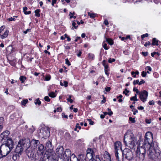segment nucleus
I'll return each mask as SVG.
<instances>
[{
    "mask_svg": "<svg viewBox=\"0 0 161 161\" xmlns=\"http://www.w3.org/2000/svg\"><path fill=\"white\" fill-rule=\"evenodd\" d=\"M159 42V41L157 40L155 38H154L153 39V42L152 43V45H156V46H158V43Z\"/></svg>",
    "mask_w": 161,
    "mask_h": 161,
    "instance_id": "24",
    "label": "nucleus"
},
{
    "mask_svg": "<svg viewBox=\"0 0 161 161\" xmlns=\"http://www.w3.org/2000/svg\"><path fill=\"white\" fill-rule=\"evenodd\" d=\"M141 75L143 77H145L147 75V73L144 71H143L142 72Z\"/></svg>",
    "mask_w": 161,
    "mask_h": 161,
    "instance_id": "47",
    "label": "nucleus"
},
{
    "mask_svg": "<svg viewBox=\"0 0 161 161\" xmlns=\"http://www.w3.org/2000/svg\"><path fill=\"white\" fill-rule=\"evenodd\" d=\"M46 147L48 149H49L50 150H52L53 148L52 146V143L50 141H48L46 143Z\"/></svg>",
    "mask_w": 161,
    "mask_h": 161,
    "instance_id": "23",
    "label": "nucleus"
},
{
    "mask_svg": "<svg viewBox=\"0 0 161 161\" xmlns=\"http://www.w3.org/2000/svg\"><path fill=\"white\" fill-rule=\"evenodd\" d=\"M115 60L114 58L112 59L111 58H110L108 59V62L109 63H111L113 62H114L115 61Z\"/></svg>",
    "mask_w": 161,
    "mask_h": 161,
    "instance_id": "46",
    "label": "nucleus"
},
{
    "mask_svg": "<svg viewBox=\"0 0 161 161\" xmlns=\"http://www.w3.org/2000/svg\"><path fill=\"white\" fill-rule=\"evenodd\" d=\"M129 91L126 88L125 89V91L123 92V93L125 94L126 96H128L127 93H129Z\"/></svg>",
    "mask_w": 161,
    "mask_h": 161,
    "instance_id": "38",
    "label": "nucleus"
},
{
    "mask_svg": "<svg viewBox=\"0 0 161 161\" xmlns=\"http://www.w3.org/2000/svg\"><path fill=\"white\" fill-rule=\"evenodd\" d=\"M64 86L65 87H67L68 86V82L66 81H64Z\"/></svg>",
    "mask_w": 161,
    "mask_h": 161,
    "instance_id": "61",
    "label": "nucleus"
},
{
    "mask_svg": "<svg viewBox=\"0 0 161 161\" xmlns=\"http://www.w3.org/2000/svg\"><path fill=\"white\" fill-rule=\"evenodd\" d=\"M88 122H89V124L91 125H93L94 124V122L92 121L91 119H88Z\"/></svg>",
    "mask_w": 161,
    "mask_h": 161,
    "instance_id": "42",
    "label": "nucleus"
},
{
    "mask_svg": "<svg viewBox=\"0 0 161 161\" xmlns=\"http://www.w3.org/2000/svg\"><path fill=\"white\" fill-rule=\"evenodd\" d=\"M103 99L101 101L102 103H105L106 101V98L104 97V96L103 95Z\"/></svg>",
    "mask_w": 161,
    "mask_h": 161,
    "instance_id": "54",
    "label": "nucleus"
},
{
    "mask_svg": "<svg viewBox=\"0 0 161 161\" xmlns=\"http://www.w3.org/2000/svg\"><path fill=\"white\" fill-rule=\"evenodd\" d=\"M45 150L44 146L42 144H40L38 147L37 151L36 152L38 155V156L42 155L43 152Z\"/></svg>",
    "mask_w": 161,
    "mask_h": 161,
    "instance_id": "18",
    "label": "nucleus"
},
{
    "mask_svg": "<svg viewBox=\"0 0 161 161\" xmlns=\"http://www.w3.org/2000/svg\"><path fill=\"white\" fill-rule=\"evenodd\" d=\"M133 91L134 92H135L136 94H139L140 92H139L138 90L135 87H134L133 89Z\"/></svg>",
    "mask_w": 161,
    "mask_h": 161,
    "instance_id": "40",
    "label": "nucleus"
},
{
    "mask_svg": "<svg viewBox=\"0 0 161 161\" xmlns=\"http://www.w3.org/2000/svg\"><path fill=\"white\" fill-rule=\"evenodd\" d=\"M40 11V10L39 9H36L35 11V16L37 17H39L40 16V14L39 13Z\"/></svg>",
    "mask_w": 161,
    "mask_h": 161,
    "instance_id": "26",
    "label": "nucleus"
},
{
    "mask_svg": "<svg viewBox=\"0 0 161 161\" xmlns=\"http://www.w3.org/2000/svg\"><path fill=\"white\" fill-rule=\"evenodd\" d=\"M29 147L26 148V154L29 158L32 160L35 161L39 158L38 155L36 153H35L33 150Z\"/></svg>",
    "mask_w": 161,
    "mask_h": 161,
    "instance_id": "6",
    "label": "nucleus"
},
{
    "mask_svg": "<svg viewBox=\"0 0 161 161\" xmlns=\"http://www.w3.org/2000/svg\"><path fill=\"white\" fill-rule=\"evenodd\" d=\"M71 154V151L69 149H66L63 155L62 158H64V161H71V159H69Z\"/></svg>",
    "mask_w": 161,
    "mask_h": 161,
    "instance_id": "12",
    "label": "nucleus"
},
{
    "mask_svg": "<svg viewBox=\"0 0 161 161\" xmlns=\"http://www.w3.org/2000/svg\"><path fill=\"white\" fill-rule=\"evenodd\" d=\"M30 141L26 142L25 141L20 140L17 145L15 150V152L21 155L22 152L24 149H26L30 146Z\"/></svg>",
    "mask_w": 161,
    "mask_h": 161,
    "instance_id": "3",
    "label": "nucleus"
},
{
    "mask_svg": "<svg viewBox=\"0 0 161 161\" xmlns=\"http://www.w3.org/2000/svg\"><path fill=\"white\" fill-rule=\"evenodd\" d=\"M44 99L46 101L49 102L50 101V99L48 96H45L44 98Z\"/></svg>",
    "mask_w": 161,
    "mask_h": 161,
    "instance_id": "37",
    "label": "nucleus"
},
{
    "mask_svg": "<svg viewBox=\"0 0 161 161\" xmlns=\"http://www.w3.org/2000/svg\"><path fill=\"white\" fill-rule=\"evenodd\" d=\"M148 34L147 33H146L142 35L141 38L142 40L144 39V37H147Z\"/></svg>",
    "mask_w": 161,
    "mask_h": 161,
    "instance_id": "45",
    "label": "nucleus"
},
{
    "mask_svg": "<svg viewBox=\"0 0 161 161\" xmlns=\"http://www.w3.org/2000/svg\"><path fill=\"white\" fill-rule=\"evenodd\" d=\"M139 95L140 100L142 102H144L147 101L148 95V93L147 91L144 90L140 92Z\"/></svg>",
    "mask_w": 161,
    "mask_h": 161,
    "instance_id": "13",
    "label": "nucleus"
},
{
    "mask_svg": "<svg viewBox=\"0 0 161 161\" xmlns=\"http://www.w3.org/2000/svg\"><path fill=\"white\" fill-rule=\"evenodd\" d=\"M88 15L90 16L91 18H93L95 16V15L94 14L91 13H88Z\"/></svg>",
    "mask_w": 161,
    "mask_h": 161,
    "instance_id": "35",
    "label": "nucleus"
},
{
    "mask_svg": "<svg viewBox=\"0 0 161 161\" xmlns=\"http://www.w3.org/2000/svg\"><path fill=\"white\" fill-rule=\"evenodd\" d=\"M26 79V77L24 76H21L19 78V80L21 81L22 83H24Z\"/></svg>",
    "mask_w": 161,
    "mask_h": 161,
    "instance_id": "28",
    "label": "nucleus"
},
{
    "mask_svg": "<svg viewBox=\"0 0 161 161\" xmlns=\"http://www.w3.org/2000/svg\"><path fill=\"white\" fill-rule=\"evenodd\" d=\"M131 74L132 75H133L134 74L138 75L139 74V72L138 71H136L135 72H134V71H132L131 72Z\"/></svg>",
    "mask_w": 161,
    "mask_h": 161,
    "instance_id": "51",
    "label": "nucleus"
},
{
    "mask_svg": "<svg viewBox=\"0 0 161 161\" xmlns=\"http://www.w3.org/2000/svg\"><path fill=\"white\" fill-rule=\"evenodd\" d=\"M19 155H20L19 154L16 153L15 154L13 155L12 157V159L14 161L16 160L18 158H19Z\"/></svg>",
    "mask_w": 161,
    "mask_h": 161,
    "instance_id": "25",
    "label": "nucleus"
},
{
    "mask_svg": "<svg viewBox=\"0 0 161 161\" xmlns=\"http://www.w3.org/2000/svg\"><path fill=\"white\" fill-rule=\"evenodd\" d=\"M42 159L43 161H57L56 155L53 152H46Z\"/></svg>",
    "mask_w": 161,
    "mask_h": 161,
    "instance_id": "5",
    "label": "nucleus"
},
{
    "mask_svg": "<svg viewBox=\"0 0 161 161\" xmlns=\"http://www.w3.org/2000/svg\"><path fill=\"white\" fill-rule=\"evenodd\" d=\"M148 146H149V147H152V149H156L157 151V153H159L160 155L161 154L160 152L161 151L159 152V147H158V144L155 141H154L153 142H152L151 144L148 145Z\"/></svg>",
    "mask_w": 161,
    "mask_h": 161,
    "instance_id": "17",
    "label": "nucleus"
},
{
    "mask_svg": "<svg viewBox=\"0 0 161 161\" xmlns=\"http://www.w3.org/2000/svg\"><path fill=\"white\" fill-rule=\"evenodd\" d=\"M145 69H147L148 71H151L152 69L151 68L150 66H147Z\"/></svg>",
    "mask_w": 161,
    "mask_h": 161,
    "instance_id": "59",
    "label": "nucleus"
},
{
    "mask_svg": "<svg viewBox=\"0 0 161 161\" xmlns=\"http://www.w3.org/2000/svg\"><path fill=\"white\" fill-rule=\"evenodd\" d=\"M51 79V76L50 75L46 76L45 77V80L46 81H48Z\"/></svg>",
    "mask_w": 161,
    "mask_h": 161,
    "instance_id": "41",
    "label": "nucleus"
},
{
    "mask_svg": "<svg viewBox=\"0 0 161 161\" xmlns=\"http://www.w3.org/2000/svg\"><path fill=\"white\" fill-rule=\"evenodd\" d=\"M136 155L140 161H143L146 154V149L145 146L138 147L136 151Z\"/></svg>",
    "mask_w": 161,
    "mask_h": 161,
    "instance_id": "4",
    "label": "nucleus"
},
{
    "mask_svg": "<svg viewBox=\"0 0 161 161\" xmlns=\"http://www.w3.org/2000/svg\"><path fill=\"white\" fill-rule=\"evenodd\" d=\"M123 156L129 161L131 160L133 158L132 152L129 149L125 148L122 152Z\"/></svg>",
    "mask_w": 161,
    "mask_h": 161,
    "instance_id": "7",
    "label": "nucleus"
},
{
    "mask_svg": "<svg viewBox=\"0 0 161 161\" xmlns=\"http://www.w3.org/2000/svg\"><path fill=\"white\" fill-rule=\"evenodd\" d=\"M72 95H69V97L67 99V100L68 102H69L70 103H71L73 102V100L71 99Z\"/></svg>",
    "mask_w": 161,
    "mask_h": 161,
    "instance_id": "30",
    "label": "nucleus"
},
{
    "mask_svg": "<svg viewBox=\"0 0 161 161\" xmlns=\"http://www.w3.org/2000/svg\"><path fill=\"white\" fill-rule=\"evenodd\" d=\"M155 153H157V150L152 149V147H149L147 151L148 155L150 158H154Z\"/></svg>",
    "mask_w": 161,
    "mask_h": 161,
    "instance_id": "14",
    "label": "nucleus"
},
{
    "mask_svg": "<svg viewBox=\"0 0 161 161\" xmlns=\"http://www.w3.org/2000/svg\"><path fill=\"white\" fill-rule=\"evenodd\" d=\"M103 47L105 50H108L109 47H108L107 46V44H104L103 45Z\"/></svg>",
    "mask_w": 161,
    "mask_h": 161,
    "instance_id": "52",
    "label": "nucleus"
},
{
    "mask_svg": "<svg viewBox=\"0 0 161 161\" xmlns=\"http://www.w3.org/2000/svg\"><path fill=\"white\" fill-rule=\"evenodd\" d=\"M4 121V119L2 117H0V125L3 123Z\"/></svg>",
    "mask_w": 161,
    "mask_h": 161,
    "instance_id": "60",
    "label": "nucleus"
},
{
    "mask_svg": "<svg viewBox=\"0 0 161 161\" xmlns=\"http://www.w3.org/2000/svg\"><path fill=\"white\" fill-rule=\"evenodd\" d=\"M104 24L105 25H108V20L106 19H105L104 21Z\"/></svg>",
    "mask_w": 161,
    "mask_h": 161,
    "instance_id": "64",
    "label": "nucleus"
},
{
    "mask_svg": "<svg viewBox=\"0 0 161 161\" xmlns=\"http://www.w3.org/2000/svg\"><path fill=\"white\" fill-rule=\"evenodd\" d=\"M111 88L109 87H106L105 88V90L107 92H109Z\"/></svg>",
    "mask_w": 161,
    "mask_h": 161,
    "instance_id": "49",
    "label": "nucleus"
},
{
    "mask_svg": "<svg viewBox=\"0 0 161 161\" xmlns=\"http://www.w3.org/2000/svg\"><path fill=\"white\" fill-rule=\"evenodd\" d=\"M86 158L89 160V161H94L93 158L94 152L91 148H88L86 151Z\"/></svg>",
    "mask_w": 161,
    "mask_h": 161,
    "instance_id": "11",
    "label": "nucleus"
},
{
    "mask_svg": "<svg viewBox=\"0 0 161 161\" xmlns=\"http://www.w3.org/2000/svg\"><path fill=\"white\" fill-rule=\"evenodd\" d=\"M149 104L150 105H154V102L153 100H152L149 102Z\"/></svg>",
    "mask_w": 161,
    "mask_h": 161,
    "instance_id": "62",
    "label": "nucleus"
},
{
    "mask_svg": "<svg viewBox=\"0 0 161 161\" xmlns=\"http://www.w3.org/2000/svg\"><path fill=\"white\" fill-rule=\"evenodd\" d=\"M151 44L150 42L148 41L146 42L144 45L145 47H147L148 45H150Z\"/></svg>",
    "mask_w": 161,
    "mask_h": 161,
    "instance_id": "53",
    "label": "nucleus"
},
{
    "mask_svg": "<svg viewBox=\"0 0 161 161\" xmlns=\"http://www.w3.org/2000/svg\"><path fill=\"white\" fill-rule=\"evenodd\" d=\"M64 150V148L62 146H58L56 149V153L55 154H56L58 156L61 158H63Z\"/></svg>",
    "mask_w": 161,
    "mask_h": 161,
    "instance_id": "15",
    "label": "nucleus"
},
{
    "mask_svg": "<svg viewBox=\"0 0 161 161\" xmlns=\"http://www.w3.org/2000/svg\"><path fill=\"white\" fill-rule=\"evenodd\" d=\"M139 80H134L133 82V84L134 85H135L136 84H138L139 85Z\"/></svg>",
    "mask_w": 161,
    "mask_h": 161,
    "instance_id": "48",
    "label": "nucleus"
},
{
    "mask_svg": "<svg viewBox=\"0 0 161 161\" xmlns=\"http://www.w3.org/2000/svg\"><path fill=\"white\" fill-rule=\"evenodd\" d=\"M50 128L48 127L41 129L40 130L39 136L43 138L49 137L50 135Z\"/></svg>",
    "mask_w": 161,
    "mask_h": 161,
    "instance_id": "9",
    "label": "nucleus"
},
{
    "mask_svg": "<svg viewBox=\"0 0 161 161\" xmlns=\"http://www.w3.org/2000/svg\"><path fill=\"white\" fill-rule=\"evenodd\" d=\"M28 100L27 99L23 100L21 101V104L22 105L25 106V104L27 103Z\"/></svg>",
    "mask_w": 161,
    "mask_h": 161,
    "instance_id": "33",
    "label": "nucleus"
},
{
    "mask_svg": "<svg viewBox=\"0 0 161 161\" xmlns=\"http://www.w3.org/2000/svg\"><path fill=\"white\" fill-rule=\"evenodd\" d=\"M10 133L8 130H5L3 131L0 135V139L2 141L3 140H5L8 138V136Z\"/></svg>",
    "mask_w": 161,
    "mask_h": 161,
    "instance_id": "16",
    "label": "nucleus"
},
{
    "mask_svg": "<svg viewBox=\"0 0 161 161\" xmlns=\"http://www.w3.org/2000/svg\"><path fill=\"white\" fill-rule=\"evenodd\" d=\"M14 142L9 138L4 142L0 146V158L7 156L14 148Z\"/></svg>",
    "mask_w": 161,
    "mask_h": 161,
    "instance_id": "1",
    "label": "nucleus"
},
{
    "mask_svg": "<svg viewBox=\"0 0 161 161\" xmlns=\"http://www.w3.org/2000/svg\"><path fill=\"white\" fill-rule=\"evenodd\" d=\"M77 161H86L85 156L83 154L79 155L78 157L77 158Z\"/></svg>",
    "mask_w": 161,
    "mask_h": 161,
    "instance_id": "21",
    "label": "nucleus"
},
{
    "mask_svg": "<svg viewBox=\"0 0 161 161\" xmlns=\"http://www.w3.org/2000/svg\"><path fill=\"white\" fill-rule=\"evenodd\" d=\"M129 120L132 123H135L136 122L134 118H132L131 117H129Z\"/></svg>",
    "mask_w": 161,
    "mask_h": 161,
    "instance_id": "43",
    "label": "nucleus"
},
{
    "mask_svg": "<svg viewBox=\"0 0 161 161\" xmlns=\"http://www.w3.org/2000/svg\"><path fill=\"white\" fill-rule=\"evenodd\" d=\"M145 83V81L142 79H141L140 82H139V85H141Z\"/></svg>",
    "mask_w": 161,
    "mask_h": 161,
    "instance_id": "56",
    "label": "nucleus"
},
{
    "mask_svg": "<svg viewBox=\"0 0 161 161\" xmlns=\"http://www.w3.org/2000/svg\"><path fill=\"white\" fill-rule=\"evenodd\" d=\"M48 95L51 97H56V95L54 92H51L48 93Z\"/></svg>",
    "mask_w": 161,
    "mask_h": 161,
    "instance_id": "29",
    "label": "nucleus"
},
{
    "mask_svg": "<svg viewBox=\"0 0 161 161\" xmlns=\"http://www.w3.org/2000/svg\"><path fill=\"white\" fill-rule=\"evenodd\" d=\"M108 114L110 116H111L113 114V112L111 111V109L109 108H108Z\"/></svg>",
    "mask_w": 161,
    "mask_h": 161,
    "instance_id": "36",
    "label": "nucleus"
},
{
    "mask_svg": "<svg viewBox=\"0 0 161 161\" xmlns=\"http://www.w3.org/2000/svg\"><path fill=\"white\" fill-rule=\"evenodd\" d=\"M35 103L36 105L38 104L39 105H41V102L39 100V98H38L36 100L35 102Z\"/></svg>",
    "mask_w": 161,
    "mask_h": 161,
    "instance_id": "31",
    "label": "nucleus"
},
{
    "mask_svg": "<svg viewBox=\"0 0 161 161\" xmlns=\"http://www.w3.org/2000/svg\"><path fill=\"white\" fill-rule=\"evenodd\" d=\"M56 111L58 112H61L62 111V108L61 107L58 108L56 109Z\"/></svg>",
    "mask_w": 161,
    "mask_h": 161,
    "instance_id": "55",
    "label": "nucleus"
},
{
    "mask_svg": "<svg viewBox=\"0 0 161 161\" xmlns=\"http://www.w3.org/2000/svg\"><path fill=\"white\" fill-rule=\"evenodd\" d=\"M94 57L93 54L90 53L88 54V58L90 59L93 60Z\"/></svg>",
    "mask_w": 161,
    "mask_h": 161,
    "instance_id": "32",
    "label": "nucleus"
},
{
    "mask_svg": "<svg viewBox=\"0 0 161 161\" xmlns=\"http://www.w3.org/2000/svg\"><path fill=\"white\" fill-rule=\"evenodd\" d=\"M76 25V24L75 22H73L72 23V25L73 26V27H72V28H71V29H74L73 27H74L75 29H76L78 27V26L77 25Z\"/></svg>",
    "mask_w": 161,
    "mask_h": 161,
    "instance_id": "34",
    "label": "nucleus"
},
{
    "mask_svg": "<svg viewBox=\"0 0 161 161\" xmlns=\"http://www.w3.org/2000/svg\"><path fill=\"white\" fill-rule=\"evenodd\" d=\"M114 153L116 159L119 160L118 151L121 148V143L119 141H117L114 143Z\"/></svg>",
    "mask_w": 161,
    "mask_h": 161,
    "instance_id": "10",
    "label": "nucleus"
},
{
    "mask_svg": "<svg viewBox=\"0 0 161 161\" xmlns=\"http://www.w3.org/2000/svg\"><path fill=\"white\" fill-rule=\"evenodd\" d=\"M9 63L11 65L13 66L15 65V63L13 61H10L9 62Z\"/></svg>",
    "mask_w": 161,
    "mask_h": 161,
    "instance_id": "63",
    "label": "nucleus"
},
{
    "mask_svg": "<svg viewBox=\"0 0 161 161\" xmlns=\"http://www.w3.org/2000/svg\"><path fill=\"white\" fill-rule=\"evenodd\" d=\"M15 20V19L14 18L11 17L10 18L8 19V20L9 21H14Z\"/></svg>",
    "mask_w": 161,
    "mask_h": 161,
    "instance_id": "50",
    "label": "nucleus"
},
{
    "mask_svg": "<svg viewBox=\"0 0 161 161\" xmlns=\"http://www.w3.org/2000/svg\"><path fill=\"white\" fill-rule=\"evenodd\" d=\"M142 54L144 56H146L148 55V53L147 52H142Z\"/></svg>",
    "mask_w": 161,
    "mask_h": 161,
    "instance_id": "58",
    "label": "nucleus"
},
{
    "mask_svg": "<svg viewBox=\"0 0 161 161\" xmlns=\"http://www.w3.org/2000/svg\"><path fill=\"white\" fill-rule=\"evenodd\" d=\"M102 64L104 66L105 73L106 75L107 76H108L109 74V73L108 72L109 71V69L108 68V66L107 64V63H106L105 60H104L103 61Z\"/></svg>",
    "mask_w": 161,
    "mask_h": 161,
    "instance_id": "19",
    "label": "nucleus"
},
{
    "mask_svg": "<svg viewBox=\"0 0 161 161\" xmlns=\"http://www.w3.org/2000/svg\"><path fill=\"white\" fill-rule=\"evenodd\" d=\"M104 38L106 40V41L108 42L109 44L110 45H112L114 44V42L113 40L110 38H107L106 37V34H105L104 36Z\"/></svg>",
    "mask_w": 161,
    "mask_h": 161,
    "instance_id": "20",
    "label": "nucleus"
},
{
    "mask_svg": "<svg viewBox=\"0 0 161 161\" xmlns=\"http://www.w3.org/2000/svg\"><path fill=\"white\" fill-rule=\"evenodd\" d=\"M31 143L37 146L38 144H39V141L37 140H32L31 141Z\"/></svg>",
    "mask_w": 161,
    "mask_h": 161,
    "instance_id": "27",
    "label": "nucleus"
},
{
    "mask_svg": "<svg viewBox=\"0 0 161 161\" xmlns=\"http://www.w3.org/2000/svg\"><path fill=\"white\" fill-rule=\"evenodd\" d=\"M153 140V135L152 132H147L145 136L144 140V144L143 146L147 145L148 146L151 144Z\"/></svg>",
    "mask_w": 161,
    "mask_h": 161,
    "instance_id": "8",
    "label": "nucleus"
},
{
    "mask_svg": "<svg viewBox=\"0 0 161 161\" xmlns=\"http://www.w3.org/2000/svg\"><path fill=\"white\" fill-rule=\"evenodd\" d=\"M130 100L131 101H138L137 98L135 97L134 96L131 97L130 98Z\"/></svg>",
    "mask_w": 161,
    "mask_h": 161,
    "instance_id": "39",
    "label": "nucleus"
},
{
    "mask_svg": "<svg viewBox=\"0 0 161 161\" xmlns=\"http://www.w3.org/2000/svg\"><path fill=\"white\" fill-rule=\"evenodd\" d=\"M31 32V29H28L26 31H24L23 33L25 34H26L28 32Z\"/></svg>",
    "mask_w": 161,
    "mask_h": 161,
    "instance_id": "57",
    "label": "nucleus"
},
{
    "mask_svg": "<svg viewBox=\"0 0 161 161\" xmlns=\"http://www.w3.org/2000/svg\"><path fill=\"white\" fill-rule=\"evenodd\" d=\"M65 64H66L68 65V66H70L71 64L70 63L67 58L65 59Z\"/></svg>",
    "mask_w": 161,
    "mask_h": 161,
    "instance_id": "44",
    "label": "nucleus"
},
{
    "mask_svg": "<svg viewBox=\"0 0 161 161\" xmlns=\"http://www.w3.org/2000/svg\"><path fill=\"white\" fill-rule=\"evenodd\" d=\"M123 140L125 145L131 149L133 148L136 146V140L132 134L130 135L127 133L125 134Z\"/></svg>",
    "mask_w": 161,
    "mask_h": 161,
    "instance_id": "2",
    "label": "nucleus"
},
{
    "mask_svg": "<svg viewBox=\"0 0 161 161\" xmlns=\"http://www.w3.org/2000/svg\"><path fill=\"white\" fill-rule=\"evenodd\" d=\"M9 33V31L8 30H6L4 32V34L3 35H1L0 37L2 39H4L6 38L7 37L8 35V34Z\"/></svg>",
    "mask_w": 161,
    "mask_h": 161,
    "instance_id": "22",
    "label": "nucleus"
}]
</instances>
